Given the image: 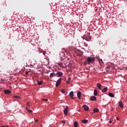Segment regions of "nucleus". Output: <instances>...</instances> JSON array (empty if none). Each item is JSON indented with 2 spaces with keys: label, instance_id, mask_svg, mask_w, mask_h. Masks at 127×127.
Wrapping results in <instances>:
<instances>
[{
  "label": "nucleus",
  "instance_id": "29",
  "mask_svg": "<svg viewBox=\"0 0 127 127\" xmlns=\"http://www.w3.org/2000/svg\"><path fill=\"white\" fill-rule=\"evenodd\" d=\"M35 122L36 123H38V119H35Z\"/></svg>",
  "mask_w": 127,
  "mask_h": 127
},
{
  "label": "nucleus",
  "instance_id": "16",
  "mask_svg": "<svg viewBox=\"0 0 127 127\" xmlns=\"http://www.w3.org/2000/svg\"><path fill=\"white\" fill-rule=\"evenodd\" d=\"M97 95H98V91H97V89H94V96H97Z\"/></svg>",
  "mask_w": 127,
  "mask_h": 127
},
{
  "label": "nucleus",
  "instance_id": "25",
  "mask_svg": "<svg viewBox=\"0 0 127 127\" xmlns=\"http://www.w3.org/2000/svg\"><path fill=\"white\" fill-rule=\"evenodd\" d=\"M61 92H62V93H63V94H64V93H65V90L64 89H62L60 90Z\"/></svg>",
  "mask_w": 127,
  "mask_h": 127
},
{
  "label": "nucleus",
  "instance_id": "38",
  "mask_svg": "<svg viewBox=\"0 0 127 127\" xmlns=\"http://www.w3.org/2000/svg\"><path fill=\"white\" fill-rule=\"evenodd\" d=\"M61 60H62H62H63V59H61Z\"/></svg>",
  "mask_w": 127,
  "mask_h": 127
},
{
  "label": "nucleus",
  "instance_id": "35",
  "mask_svg": "<svg viewBox=\"0 0 127 127\" xmlns=\"http://www.w3.org/2000/svg\"><path fill=\"white\" fill-rule=\"evenodd\" d=\"M46 54V52H44L43 53V54L44 55H45V54Z\"/></svg>",
  "mask_w": 127,
  "mask_h": 127
},
{
  "label": "nucleus",
  "instance_id": "15",
  "mask_svg": "<svg viewBox=\"0 0 127 127\" xmlns=\"http://www.w3.org/2000/svg\"><path fill=\"white\" fill-rule=\"evenodd\" d=\"M81 123H82V124H87V123H88V120L84 119L81 121Z\"/></svg>",
  "mask_w": 127,
  "mask_h": 127
},
{
  "label": "nucleus",
  "instance_id": "32",
  "mask_svg": "<svg viewBox=\"0 0 127 127\" xmlns=\"http://www.w3.org/2000/svg\"><path fill=\"white\" fill-rule=\"evenodd\" d=\"M63 124H65V123H66L65 121H61Z\"/></svg>",
  "mask_w": 127,
  "mask_h": 127
},
{
  "label": "nucleus",
  "instance_id": "33",
  "mask_svg": "<svg viewBox=\"0 0 127 127\" xmlns=\"http://www.w3.org/2000/svg\"><path fill=\"white\" fill-rule=\"evenodd\" d=\"M1 127H8V126H2Z\"/></svg>",
  "mask_w": 127,
  "mask_h": 127
},
{
  "label": "nucleus",
  "instance_id": "24",
  "mask_svg": "<svg viewBox=\"0 0 127 127\" xmlns=\"http://www.w3.org/2000/svg\"><path fill=\"white\" fill-rule=\"evenodd\" d=\"M26 109L29 113H32V110H30L28 108L26 107Z\"/></svg>",
  "mask_w": 127,
  "mask_h": 127
},
{
  "label": "nucleus",
  "instance_id": "14",
  "mask_svg": "<svg viewBox=\"0 0 127 127\" xmlns=\"http://www.w3.org/2000/svg\"><path fill=\"white\" fill-rule=\"evenodd\" d=\"M97 87L99 90H101V87H102V85H101L100 83H97Z\"/></svg>",
  "mask_w": 127,
  "mask_h": 127
},
{
  "label": "nucleus",
  "instance_id": "20",
  "mask_svg": "<svg viewBox=\"0 0 127 127\" xmlns=\"http://www.w3.org/2000/svg\"><path fill=\"white\" fill-rule=\"evenodd\" d=\"M37 82L38 83V85H41L42 83H43V81L41 80L40 81L37 80Z\"/></svg>",
  "mask_w": 127,
  "mask_h": 127
},
{
  "label": "nucleus",
  "instance_id": "3",
  "mask_svg": "<svg viewBox=\"0 0 127 127\" xmlns=\"http://www.w3.org/2000/svg\"><path fill=\"white\" fill-rule=\"evenodd\" d=\"M68 109H69V107L68 106H66L64 110V113L65 116L68 114Z\"/></svg>",
  "mask_w": 127,
  "mask_h": 127
},
{
  "label": "nucleus",
  "instance_id": "22",
  "mask_svg": "<svg viewBox=\"0 0 127 127\" xmlns=\"http://www.w3.org/2000/svg\"><path fill=\"white\" fill-rule=\"evenodd\" d=\"M70 81H71V77L68 78L67 81L66 82V84H70Z\"/></svg>",
  "mask_w": 127,
  "mask_h": 127
},
{
  "label": "nucleus",
  "instance_id": "34",
  "mask_svg": "<svg viewBox=\"0 0 127 127\" xmlns=\"http://www.w3.org/2000/svg\"><path fill=\"white\" fill-rule=\"evenodd\" d=\"M28 74V71H26L25 72V75H27Z\"/></svg>",
  "mask_w": 127,
  "mask_h": 127
},
{
  "label": "nucleus",
  "instance_id": "12",
  "mask_svg": "<svg viewBox=\"0 0 127 127\" xmlns=\"http://www.w3.org/2000/svg\"><path fill=\"white\" fill-rule=\"evenodd\" d=\"M107 91H108V87H105L101 90V92L102 93H105V92H107Z\"/></svg>",
  "mask_w": 127,
  "mask_h": 127
},
{
  "label": "nucleus",
  "instance_id": "28",
  "mask_svg": "<svg viewBox=\"0 0 127 127\" xmlns=\"http://www.w3.org/2000/svg\"><path fill=\"white\" fill-rule=\"evenodd\" d=\"M27 106L28 107H30V104H29V103H27Z\"/></svg>",
  "mask_w": 127,
  "mask_h": 127
},
{
  "label": "nucleus",
  "instance_id": "7",
  "mask_svg": "<svg viewBox=\"0 0 127 127\" xmlns=\"http://www.w3.org/2000/svg\"><path fill=\"white\" fill-rule=\"evenodd\" d=\"M82 108H83V109H84L85 111H89V107H88V106H87L86 105H83Z\"/></svg>",
  "mask_w": 127,
  "mask_h": 127
},
{
  "label": "nucleus",
  "instance_id": "27",
  "mask_svg": "<svg viewBox=\"0 0 127 127\" xmlns=\"http://www.w3.org/2000/svg\"><path fill=\"white\" fill-rule=\"evenodd\" d=\"M42 101H45V102H47V101H48V99H42Z\"/></svg>",
  "mask_w": 127,
  "mask_h": 127
},
{
  "label": "nucleus",
  "instance_id": "18",
  "mask_svg": "<svg viewBox=\"0 0 127 127\" xmlns=\"http://www.w3.org/2000/svg\"><path fill=\"white\" fill-rule=\"evenodd\" d=\"M108 96H109V97H111L112 98H114V97H115V95L112 93H109Z\"/></svg>",
  "mask_w": 127,
  "mask_h": 127
},
{
  "label": "nucleus",
  "instance_id": "36",
  "mask_svg": "<svg viewBox=\"0 0 127 127\" xmlns=\"http://www.w3.org/2000/svg\"><path fill=\"white\" fill-rule=\"evenodd\" d=\"M107 69H110V68H111V67L110 66H107Z\"/></svg>",
  "mask_w": 127,
  "mask_h": 127
},
{
  "label": "nucleus",
  "instance_id": "13",
  "mask_svg": "<svg viewBox=\"0 0 127 127\" xmlns=\"http://www.w3.org/2000/svg\"><path fill=\"white\" fill-rule=\"evenodd\" d=\"M63 50H64L63 52H62L60 53V55H62V56H64V53L66 52V50H65V49H63Z\"/></svg>",
  "mask_w": 127,
  "mask_h": 127
},
{
  "label": "nucleus",
  "instance_id": "1",
  "mask_svg": "<svg viewBox=\"0 0 127 127\" xmlns=\"http://www.w3.org/2000/svg\"><path fill=\"white\" fill-rule=\"evenodd\" d=\"M95 59L94 57H88L87 59V61L84 63L85 65H89L91 64V63H93V62H94Z\"/></svg>",
  "mask_w": 127,
  "mask_h": 127
},
{
  "label": "nucleus",
  "instance_id": "40",
  "mask_svg": "<svg viewBox=\"0 0 127 127\" xmlns=\"http://www.w3.org/2000/svg\"><path fill=\"white\" fill-rule=\"evenodd\" d=\"M78 112H80V110H78Z\"/></svg>",
  "mask_w": 127,
  "mask_h": 127
},
{
  "label": "nucleus",
  "instance_id": "30",
  "mask_svg": "<svg viewBox=\"0 0 127 127\" xmlns=\"http://www.w3.org/2000/svg\"><path fill=\"white\" fill-rule=\"evenodd\" d=\"M112 123H113V120H110L109 123L112 124Z\"/></svg>",
  "mask_w": 127,
  "mask_h": 127
},
{
  "label": "nucleus",
  "instance_id": "9",
  "mask_svg": "<svg viewBox=\"0 0 127 127\" xmlns=\"http://www.w3.org/2000/svg\"><path fill=\"white\" fill-rule=\"evenodd\" d=\"M90 101H97V97L94 96H92L90 97Z\"/></svg>",
  "mask_w": 127,
  "mask_h": 127
},
{
  "label": "nucleus",
  "instance_id": "31",
  "mask_svg": "<svg viewBox=\"0 0 127 127\" xmlns=\"http://www.w3.org/2000/svg\"><path fill=\"white\" fill-rule=\"evenodd\" d=\"M116 119L117 120V121H119L120 120V118L116 117Z\"/></svg>",
  "mask_w": 127,
  "mask_h": 127
},
{
  "label": "nucleus",
  "instance_id": "37",
  "mask_svg": "<svg viewBox=\"0 0 127 127\" xmlns=\"http://www.w3.org/2000/svg\"><path fill=\"white\" fill-rule=\"evenodd\" d=\"M100 61L101 62H103V60L100 59Z\"/></svg>",
  "mask_w": 127,
  "mask_h": 127
},
{
  "label": "nucleus",
  "instance_id": "26",
  "mask_svg": "<svg viewBox=\"0 0 127 127\" xmlns=\"http://www.w3.org/2000/svg\"><path fill=\"white\" fill-rule=\"evenodd\" d=\"M14 98H15L16 99H21V98L18 96H14Z\"/></svg>",
  "mask_w": 127,
  "mask_h": 127
},
{
  "label": "nucleus",
  "instance_id": "19",
  "mask_svg": "<svg viewBox=\"0 0 127 127\" xmlns=\"http://www.w3.org/2000/svg\"><path fill=\"white\" fill-rule=\"evenodd\" d=\"M58 65L61 67H64V64H63V63H59Z\"/></svg>",
  "mask_w": 127,
  "mask_h": 127
},
{
  "label": "nucleus",
  "instance_id": "10",
  "mask_svg": "<svg viewBox=\"0 0 127 127\" xmlns=\"http://www.w3.org/2000/svg\"><path fill=\"white\" fill-rule=\"evenodd\" d=\"M57 75H58V77H61L63 75V72H58Z\"/></svg>",
  "mask_w": 127,
  "mask_h": 127
},
{
  "label": "nucleus",
  "instance_id": "6",
  "mask_svg": "<svg viewBox=\"0 0 127 127\" xmlns=\"http://www.w3.org/2000/svg\"><path fill=\"white\" fill-rule=\"evenodd\" d=\"M4 94H6V95H9L11 93V91L10 90H8L7 89L5 90L4 91Z\"/></svg>",
  "mask_w": 127,
  "mask_h": 127
},
{
  "label": "nucleus",
  "instance_id": "8",
  "mask_svg": "<svg viewBox=\"0 0 127 127\" xmlns=\"http://www.w3.org/2000/svg\"><path fill=\"white\" fill-rule=\"evenodd\" d=\"M81 93L80 91L77 92V97L79 99V100H81Z\"/></svg>",
  "mask_w": 127,
  "mask_h": 127
},
{
  "label": "nucleus",
  "instance_id": "5",
  "mask_svg": "<svg viewBox=\"0 0 127 127\" xmlns=\"http://www.w3.org/2000/svg\"><path fill=\"white\" fill-rule=\"evenodd\" d=\"M69 96H70V98L72 99V100H74V92H70L69 93Z\"/></svg>",
  "mask_w": 127,
  "mask_h": 127
},
{
  "label": "nucleus",
  "instance_id": "2",
  "mask_svg": "<svg viewBox=\"0 0 127 127\" xmlns=\"http://www.w3.org/2000/svg\"><path fill=\"white\" fill-rule=\"evenodd\" d=\"M61 81H62V79L61 78H59L56 84V87H58L59 86V85H60L61 83Z\"/></svg>",
  "mask_w": 127,
  "mask_h": 127
},
{
  "label": "nucleus",
  "instance_id": "17",
  "mask_svg": "<svg viewBox=\"0 0 127 127\" xmlns=\"http://www.w3.org/2000/svg\"><path fill=\"white\" fill-rule=\"evenodd\" d=\"M53 76H55V72H54L51 73V74L50 75V77L52 78L53 77Z\"/></svg>",
  "mask_w": 127,
  "mask_h": 127
},
{
  "label": "nucleus",
  "instance_id": "23",
  "mask_svg": "<svg viewBox=\"0 0 127 127\" xmlns=\"http://www.w3.org/2000/svg\"><path fill=\"white\" fill-rule=\"evenodd\" d=\"M74 127H78V122L77 121H75L74 123Z\"/></svg>",
  "mask_w": 127,
  "mask_h": 127
},
{
  "label": "nucleus",
  "instance_id": "21",
  "mask_svg": "<svg viewBox=\"0 0 127 127\" xmlns=\"http://www.w3.org/2000/svg\"><path fill=\"white\" fill-rule=\"evenodd\" d=\"M93 112L94 113H99V109H97V108H94L93 109Z\"/></svg>",
  "mask_w": 127,
  "mask_h": 127
},
{
  "label": "nucleus",
  "instance_id": "4",
  "mask_svg": "<svg viewBox=\"0 0 127 127\" xmlns=\"http://www.w3.org/2000/svg\"><path fill=\"white\" fill-rule=\"evenodd\" d=\"M76 53H77L78 56H82V55H83V52H82L80 50H78L76 52Z\"/></svg>",
  "mask_w": 127,
  "mask_h": 127
},
{
  "label": "nucleus",
  "instance_id": "39",
  "mask_svg": "<svg viewBox=\"0 0 127 127\" xmlns=\"http://www.w3.org/2000/svg\"><path fill=\"white\" fill-rule=\"evenodd\" d=\"M64 65H65V66H66V64H64Z\"/></svg>",
  "mask_w": 127,
  "mask_h": 127
},
{
  "label": "nucleus",
  "instance_id": "11",
  "mask_svg": "<svg viewBox=\"0 0 127 127\" xmlns=\"http://www.w3.org/2000/svg\"><path fill=\"white\" fill-rule=\"evenodd\" d=\"M119 107H120V108H124V105L123 104V101H120L119 102Z\"/></svg>",
  "mask_w": 127,
  "mask_h": 127
}]
</instances>
